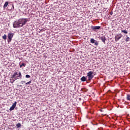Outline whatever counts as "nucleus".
Returning <instances> with one entry per match:
<instances>
[{
	"label": "nucleus",
	"mask_w": 130,
	"mask_h": 130,
	"mask_svg": "<svg viewBox=\"0 0 130 130\" xmlns=\"http://www.w3.org/2000/svg\"><path fill=\"white\" fill-rule=\"evenodd\" d=\"M22 67H25V64L24 63H22L20 65V68H22Z\"/></svg>",
	"instance_id": "aec40b11"
},
{
	"label": "nucleus",
	"mask_w": 130,
	"mask_h": 130,
	"mask_svg": "<svg viewBox=\"0 0 130 130\" xmlns=\"http://www.w3.org/2000/svg\"><path fill=\"white\" fill-rule=\"evenodd\" d=\"M129 40H130V38L128 37H127L126 38V39H125V42H128V41H129Z\"/></svg>",
	"instance_id": "2eb2a0df"
},
{
	"label": "nucleus",
	"mask_w": 130,
	"mask_h": 130,
	"mask_svg": "<svg viewBox=\"0 0 130 130\" xmlns=\"http://www.w3.org/2000/svg\"><path fill=\"white\" fill-rule=\"evenodd\" d=\"M121 33H124V34H127V30H121Z\"/></svg>",
	"instance_id": "ddd939ff"
},
{
	"label": "nucleus",
	"mask_w": 130,
	"mask_h": 130,
	"mask_svg": "<svg viewBox=\"0 0 130 130\" xmlns=\"http://www.w3.org/2000/svg\"><path fill=\"white\" fill-rule=\"evenodd\" d=\"M12 78H14L15 80H19V79H22V74L21 72H15L12 75Z\"/></svg>",
	"instance_id": "f03ea898"
},
{
	"label": "nucleus",
	"mask_w": 130,
	"mask_h": 130,
	"mask_svg": "<svg viewBox=\"0 0 130 130\" xmlns=\"http://www.w3.org/2000/svg\"><path fill=\"white\" fill-rule=\"evenodd\" d=\"M91 29L92 30H99V29H100V26H91Z\"/></svg>",
	"instance_id": "6e6552de"
},
{
	"label": "nucleus",
	"mask_w": 130,
	"mask_h": 130,
	"mask_svg": "<svg viewBox=\"0 0 130 130\" xmlns=\"http://www.w3.org/2000/svg\"><path fill=\"white\" fill-rule=\"evenodd\" d=\"M15 81H16L15 78H13V76H12L11 79H10V82L11 84H13Z\"/></svg>",
	"instance_id": "9d476101"
},
{
	"label": "nucleus",
	"mask_w": 130,
	"mask_h": 130,
	"mask_svg": "<svg viewBox=\"0 0 130 130\" xmlns=\"http://www.w3.org/2000/svg\"><path fill=\"white\" fill-rule=\"evenodd\" d=\"M16 127L19 128L21 127V124L20 123H18L16 124Z\"/></svg>",
	"instance_id": "f3484780"
},
{
	"label": "nucleus",
	"mask_w": 130,
	"mask_h": 130,
	"mask_svg": "<svg viewBox=\"0 0 130 130\" xmlns=\"http://www.w3.org/2000/svg\"><path fill=\"white\" fill-rule=\"evenodd\" d=\"M45 7H48V5H46Z\"/></svg>",
	"instance_id": "393cba45"
},
{
	"label": "nucleus",
	"mask_w": 130,
	"mask_h": 130,
	"mask_svg": "<svg viewBox=\"0 0 130 130\" xmlns=\"http://www.w3.org/2000/svg\"><path fill=\"white\" fill-rule=\"evenodd\" d=\"M8 5H9V2H5V3L4 5V9H6V8H7V7H8Z\"/></svg>",
	"instance_id": "f8f14e48"
},
{
	"label": "nucleus",
	"mask_w": 130,
	"mask_h": 130,
	"mask_svg": "<svg viewBox=\"0 0 130 130\" xmlns=\"http://www.w3.org/2000/svg\"><path fill=\"white\" fill-rule=\"evenodd\" d=\"M101 40H102L104 43H105V41H106V38H105V36H103L101 37Z\"/></svg>",
	"instance_id": "1a4fd4ad"
},
{
	"label": "nucleus",
	"mask_w": 130,
	"mask_h": 130,
	"mask_svg": "<svg viewBox=\"0 0 130 130\" xmlns=\"http://www.w3.org/2000/svg\"><path fill=\"white\" fill-rule=\"evenodd\" d=\"M14 37V34L12 33H9L8 35V42H11L12 41V39Z\"/></svg>",
	"instance_id": "20e7f679"
},
{
	"label": "nucleus",
	"mask_w": 130,
	"mask_h": 130,
	"mask_svg": "<svg viewBox=\"0 0 130 130\" xmlns=\"http://www.w3.org/2000/svg\"><path fill=\"white\" fill-rule=\"evenodd\" d=\"M32 83V81L30 80L29 82L25 83V85H29V84H31Z\"/></svg>",
	"instance_id": "a211bd4d"
},
{
	"label": "nucleus",
	"mask_w": 130,
	"mask_h": 130,
	"mask_svg": "<svg viewBox=\"0 0 130 130\" xmlns=\"http://www.w3.org/2000/svg\"><path fill=\"white\" fill-rule=\"evenodd\" d=\"M13 10H14V5H12Z\"/></svg>",
	"instance_id": "5701e85b"
},
{
	"label": "nucleus",
	"mask_w": 130,
	"mask_h": 130,
	"mask_svg": "<svg viewBox=\"0 0 130 130\" xmlns=\"http://www.w3.org/2000/svg\"><path fill=\"white\" fill-rule=\"evenodd\" d=\"M25 78H31V76H30V75H26L25 76Z\"/></svg>",
	"instance_id": "412c9836"
},
{
	"label": "nucleus",
	"mask_w": 130,
	"mask_h": 130,
	"mask_svg": "<svg viewBox=\"0 0 130 130\" xmlns=\"http://www.w3.org/2000/svg\"><path fill=\"white\" fill-rule=\"evenodd\" d=\"M126 99H127V100H128L129 101H130V95L129 94H127Z\"/></svg>",
	"instance_id": "dca6fc26"
},
{
	"label": "nucleus",
	"mask_w": 130,
	"mask_h": 130,
	"mask_svg": "<svg viewBox=\"0 0 130 130\" xmlns=\"http://www.w3.org/2000/svg\"><path fill=\"white\" fill-rule=\"evenodd\" d=\"M88 77V81H91L93 78H94V75H93V72L92 71H89L87 73L86 77Z\"/></svg>",
	"instance_id": "7ed1b4c3"
},
{
	"label": "nucleus",
	"mask_w": 130,
	"mask_h": 130,
	"mask_svg": "<svg viewBox=\"0 0 130 130\" xmlns=\"http://www.w3.org/2000/svg\"><path fill=\"white\" fill-rule=\"evenodd\" d=\"M90 43H94V45H95V46H97L99 44V43L98 42V41L95 40L93 38L90 39Z\"/></svg>",
	"instance_id": "423d86ee"
},
{
	"label": "nucleus",
	"mask_w": 130,
	"mask_h": 130,
	"mask_svg": "<svg viewBox=\"0 0 130 130\" xmlns=\"http://www.w3.org/2000/svg\"><path fill=\"white\" fill-rule=\"evenodd\" d=\"M122 37V35H121V34L117 35L116 36H115V40L116 42H117V41H118V40H119V39H120V38H121Z\"/></svg>",
	"instance_id": "39448f33"
},
{
	"label": "nucleus",
	"mask_w": 130,
	"mask_h": 130,
	"mask_svg": "<svg viewBox=\"0 0 130 130\" xmlns=\"http://www.w3.org/2000/svg\"><path fill=\"white\" fill-rule=\"evenodd\" d=\"M17 105V102H15L11 106V107L10 108L9 110L10 111H12L15 109V108L16 107Z\"/></svg>",
	"instance_id": "0eeeda50"
},
{
	"label": "nucleus",
	"mask_w": 130,
	"mask_h": 130,
	"mask_svg": "<svg viewBox=\"0 0 130 130\" xmlns=\"http://www.w3.org/2000/svg\"><path fill=\"white\" fill-rule=\"evenodd\" d=\"M25 83H26L25 81H21L20 82V83L22 84V85H23V84H25Z\"/></svg>",
	"instance_id": "6ab92c4d"
},
{
	"label": "nucleus",
	"mask_w": 130,
	"mask_h": 130,
	"mask_svg": "<svg viewBox=\"0 0 130 130\" xmlns=\"http://www.w3.org/2000/svg\"><path fill=\"white\" fill-rule=\"evenodd\" d=\"M2 38L3 39H4V40H6L7 39V35H4L3 36H2Z\"/></svg>",
	"instance_id": "4468645a"
},
{
	"label": "nucleus",
	"mask_w": 130,
	"mask_h": 130,
	"mask_svg": "<svg viewBox=\"0 0 130 130\" xmlns=\"http://www.w3.org/2000/svg\"><path fill=\"white\" fill-rule=\"evenodd\" d=\"M86 77L85 76H83L81 78V80L82 82H85V81H86Z\"/></svg>",
	"instance_id": "9b49d317"
},
{
	"label": "nucleus",
	"mask_w": 130,
	"mask_h": 130,
	"mask_svg": "<svg viewBox=\"0 0 130 130\" xmlns=\"http://www.w3.org/2000/svg\"><path fill=\"white\" fill-rule=\"evenodd\" d=\"M110 14L111 16H112V15L113 14V12H111Z\"/></svg>",
	"instance_id": "4be33fe9"
},
{
	"label": "nucleus",
	"mask_w": 130,
	"mask_h": 130,
	"mask_svg": "<svg viewBox=\"0 0 130 130\" xmlns=\"http://www.w3.org/2000/svg\"><path fill=\"white\" fill-rule=\"evenodd\" d=\"M18 86H19V87H22V85H18Z\"/></svg>",
	"instance_id": "b1692460"
},
{
	"label": "nucleus",
	"mask_w": 130,
	"mask_h": 130,
	"mask_svg": "<svg viewBox=\"0 0 130 130\" xmlns=\"http://www.w3.org/2000/svg\"><path fill=\"white\" fill-rule=\"evenodd\" d=\"M29 21L28 18H20L18 20L15 21L13 23L14 28H20L26 25V23Z\"/></svg>",
	"instance_id": "f257e3e1"
}]
</instances>
